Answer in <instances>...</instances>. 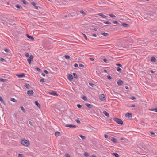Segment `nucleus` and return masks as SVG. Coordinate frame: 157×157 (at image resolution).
I'll list each match as a JSON object with an SVG mask.
<instances>
[{
	"label": "nucleus",
	"mask_w": 157,
	"mask_h": 157,
	"mask_svg": "<svg viewBox=\"0 0 157 157\" xmlns=\"http://www.w3.org/2000/svg\"><path fill=\"white\" fill-rule=\"evenodd\" d=\"M125 42L124 40H121L119 41V44H118V50H122L124 48Z\"/></svg>",
	"instance_id": "1"
},
{
	"label": "nucleus",
	"mask_w": 157,
	"mask_h": 157,
	"mask_svg": "<svg viewBox=\"0 0 157 157\" xmlns=\"http://www.w3.org/2000/svg\"><path fill=\"white\" fill-rule=\"evenodd\" d=\"M21 142L23 145L26 147L28 146L30 144L28 141L24 139H21Z\"/></svg>",
	"instance_id": "2"
},
{
	"label": "nucleus",
	"mask_w": 157,
	"mask_h": 157,
	"mask_svg": "<svg viewBox=\"0 0 157 157\" xmlns=\"http://www.w3.org/2000/svg\"><path fill=\"white\" fill-rule=\"evenodd\" d=\"M100 99L102 101L105 100V96L103 94H101L99 96Z\"/></svg>",
	"instance_id": "3"
},
{
	"label": "nucleus",
	"mask_w": 157,
	"mask_h": 157,
	"mask_svg": "<svg viewBox=\"0 0 157 157\" xmlns=\"http://www.w3.org/2000/svg\"><path fill=\"white\" fill-rule=\"evenodd\" d=\"M125 116L128 118L132 117V113H127L125 114Z\"/></svg>",
	"instance_id": "4"
},
{
	"label": "nucleus",
	"mask_w": 157,
	"mask_h": 157,
	"mask_svg": "<svg viewBox=\"0 0 157 157\" xmlns=\"http://www.w3.org/2000/svg\"><path fill=\"white\" fill-rule=\"evenodd\" d=\"M49 93L50 94L54 96H57L58 95V94L54 91L49 92Z\"/></svg>",
	"instance_id": "5"
},
{
	"label": "nucleus",
	"mask_w": 157,
	"mask_h": 157,
	"mask_svg": "<svg viewBox=\"0 0 157 157\" xmlns=\"http://www.w3.org/2000/svg\"><path fill=\"white\" fill-rule=\"evenodd\" d=\"M27 94L29 95H32L33 94V93H34L33 91L32 90H28V91H27Z\"/></svg>",
	"instance_id": "6"
},
{
	"label": "nucleus",
	"mask_w": 157,
	"mask_h": 157,
	"mask_svg": "<svg viewBox=\"0 0 157 157\" xmlns=\"http://www.w3.org/2000/svg\"><path fill=\"white\" fill-rule=\"evenodd\" d=\"M66 127H69L72 128H74L76 127V126L73 125H66Z\"/></svg>",
	"instance_id": "7"
},
{
	"label": "nucleus",
	"mask_w": 157,
	"mask_h": 157,
	"mask_svg": "<svg viewBox=\"0 0 157 157\" xmlns=\"http://www.w3.org/2000/svg\"><path fill=\"white\" fill-rule=\"evenodd\" d=\"M68 78L70 81H71L73 79V76L72 75L70 74H69L68 76Z\"/></svg>",
	"instance_id": "8"
},
{
	"label": "nucleus",
	"mask_w": 157,
	"mask_h": 157,
	"mask_svg": "<svg viewBox=\"0 0 157 157\" xmlns=\"http://www.w3.org/2000/svg\"><path fill=\"white\" fill-rule=\"evenodd\" d=\"M33 55H31L29 58L27 59V60H30V61H32L33 60Z\"/></svg>",
	"instance_id": "9"
},
{
	"label": "nucleus",
	"mask_w": 157,
	"mask_h": 157,
	"mask_svg": "<svg viewBox=\"0 0 157 157\" xmlns=\"http://www.w3.org/2000/svg\"><path fill=\"white\" fill-rule=\"evenodd\" d=\"M98 15L101 17L102 18H106V16L105 15H104L102 13H100L98 14Z\"/></svg>",
	"instance_id": "10"
},
{
	"label": "nucleus",
	"mask_w": 157,
	"mask_h": 157,
	"mask_svg": "<svg viewBox=\"0 0 157 157\" xmlns=\"http://www.w3.org/2000/svg\"><path fill=\"white\" fill-rule=\"evenodd\" d=\"M24 74L22 73L21 74H16V76H17L19 78H21L23 77L24 76Z\"/></svg>",
	"instance_id": "11"
},
{
	"label": "nucleus",
	"mask_w": 157,
	"mask_h": 157,
	"mask_svg": "<svg viewBox=\"0 0 157 157\" xmlns=\"http://www.w3.org/2000/svg\"><path fill=\"white\" fill-rule=\"evenodd\" d=\"M26 36L27 38L31 39L32 40L34 41V39L33 37L30 36L28 34H26Z\"/></svg>",
	"instance_id": "12"
},
{
	"label": "nucleus",
	"mask_w": 157,
	"mask_h": 157,
	"mask_svg": "<svg viewBox=\"0 0 157 157\" xmlns=\"http://www.w3.org/2000/svg\"><path fill=\"white\" fill-rule=\"evenodd\" d=\"M109 16L111 18H113V19H115L116 18V16L114 15L113 14H109Z\"/></svg>",
	"instance_id": "13"
},
{
	"label": "nucleus",
	"mask_w": 157,
	"mask_h": 157,
	"mask_svg": "<svg viewBox=\"0 0 157 157\" xmlns=\"http://www.w3.org/2000/svg\"><path fill=\"white\" fill-rule=\"evenodd\" d=\"M85 105L89 108H92L93 106V105L89 103H86Z\"/></svg>",
	"instance_id": "14"
},
{
	"label": "nucleus",
	"mask_w": 157,
	"mask_h": 157,
	"mask_svg": "<svg viewBox=\"0 0 157 157\" xmlns=\"http://www.w3.org/2000/svg\"><path fill=\"white\" fill-rule=\"evenodd\" d=\"M111 141L113 142L114 143H116L117 142V140L113 137H112L111 139Z\"/></svg>",
	"instance_id": "15"
},
{
	"label": "nucleus",
	"mask_w": 157,
	"mask_h": 157,
	"mask_svg": "<svg viewBox=\"0 0 157 157\" xmlns=\"http://www.w3.org/2000/svg\"><path fill=\"white\" fill-rule=\"evenodd\" d=\"M151 60L152 62H155L156 61V59L154 57H152L151 58Z\"/></svg>",
	"instance_id": "16"
},
{
	"label": "nucleus",
	"mask_w": 157,
	"mask_h": 157,
	"mask_svg": "<svg viewBox=\"0 0 157 157\" xmlns=\"http://www.w3.org/2000/svg\"><path fill=\"white\" fill-rule=\"evenodd\" d=\"M123 124V121L121 119L118 118V124H120L121 125H122Z\"/></svg>",
	"instance_id": "17"
},
{
	"label": "nucleus",
	"mask_w": 157,
	"mask_h": 157,
	"mask_svg": "<svg viewBox=\"0 0 157 157\" xmlns=\"http://www.w3.org/2000/svg\"><path fill=\"white\" fill-rule=\"evenodd\" d=\"M103 113L104 114H105L106 116L109 117V114L106 111H104L103 112Z\"/></svg>",
	"instance_id": "18"
},
{
	"label": "nucleus",
	"mask_w": 157,
	"mask_h": 157,
	"mask_svg": "<svg viewBox=\"0 0 157 157\" xmlns=\"http://www.w3.org/2000/svg\"><path fill=\"white\" fill-rule=\"evenodd\" d=\"M24 86L27 89H29L30 87V86L29 84L25 83Z\"/></svg>",
	"instance_id": "19"
},
{
	"label": "nucleus",
	"mask_w": 157,
	"mask_h": 157,
	"mask_svg": "<svg viewBox=\"0 0 157 157\" xmlns=\"http://www.w3.org/2000/svg\"><path fill=\"white\" fill-rule=\"evenodd\" d=\"M123 83V82L121 80H118V85H121Z\"/></svg>",
	"instance_id": "20"
},
{
	"label": "nucleus",
	"mask_w": 157,
	"mask_h": 157,
	"mask_svg": "<svg viewBox=\"0 0 157 157\" xmlns=\"http://www.w3.org/2000/svg\"><path fill=\"white\" fill-rule=\"evenodd\" d=\"M35 103L36 105L39 107H40V105L39 103L37 101H35Z\"/></svg>",
	"instance_id": "21"
},
{
	"label": "nucleus",
	"mask_w": 157,
	"mask_h": 157,
	"mask_svg": "<svg viewBox=\"0 0 157 157\" xmlns=\"http://www.w3.org/2000/svg\"><path fill=\"white\" fill-rule=\"evenodd\" d=\"M0 81L1 82H5L6 81V79L5 78H0Z\"/></svg>",
	"instance_id": "22"
},
{
	"label": "nucleus",
	"mask_w": 157,
	"mask_h": 157,
	"mask_svg": "<svg viewBox=\"0 0 157 157\" xmlns=\"http://www.w3.org/2000/svg\"><path fill=\"white\" fill-rule=\"evenodd\" d=\"M122 25L124 27H128V26H129V25L127 24H126V23H122Z\"/></svg>",
	"instance_id": "23"
},
{
	"label": "nucleus",
	"mask_w": 157,
	"mask_h": 157,
	"mask_svg": "<svg viewBox=\"0 0 157 157\" xmlns=\"http://www.w3.org/2000/svg\"><path fill=\"white\" fill-rule=\"evenodd\" d=\"M60 135V133L59 132H56L55 133V135L56 136H58Z\"/></svg>",
	"instance_id": "24"
},
{
	"label": "nucleus",
	"mask_w": 157,
	"mask_h": 157,
	"mask_svg": "<svg viewBox=\"0 0 157 157\" xmlns=\"http://www.w3.org/2000/svg\"><path fill=\"white\" fill-rule=\"evenodd\" d=\"M101 34L105 36H106L108 35V33L105 32L102 33Z\"/></svg>",
	"instance_id": "25"
},
{
	"label": "nucleus",
	"mask_w": 157,
	"mask_h": 157,
	"mask_svg": "<svg viewBox=\"0 0 157 157\" xmlns=\"http://www.w3.org/2000/svg\"><path fill=\"white\" fill-rule=\"evenodd\" d=\"M79 136L82 139H85V137L82 135H79Z\"/></svg>",
	"instance_id": "26"
},
{
	"label": "nucleus",
	"mask_w": 157,
	"mask_h": 157,
	"mask_svg": "<svg viewBox=\"0 0 157 157\" xmlns=\"http://www.w3.org/2000/svg\"><path fill=\"white\" fill-rule=\"evenodd\" d=\"M0 101L2 103H4V101L1 96H0Z\"/></svg>",
	"instance_id": "27"
},
{
	"label": "nucleus",
	"mask_w": 157,
	"mask_h": 157,
	"mask_svg": "<svg viewBox=\"0 0 157 157\" xmlns=\"http://www.w3.org/2000/svg\"><path fill=\"white\" fill-rule=\"evenodd\" d=\"M64 57L66 59H69L70 58V56L68 55H65L64 56Z\"/></svg>",
	"instance_id": "28"
},
{
	"label": "nucleus",
	"mask_w": 157,
	"mask_h": 157,
	"mask_svg": "<svg viewBox=\"0 0 157 157\" xmlns=\"http://www.w3.org/2000/svg\"><path fill=\"white\" fill-rule=\"evenodd\" d=\"M10 100L13 102H16V100L13 98H11L10 99Z\"/></svg>",
	"instance_id": "29"
},
{
	"label": "nucleus",
	"mask_w": 157,
	"mask_h": 157,
	"mask_svg": "<svg viewBox=\"0 0 157 157\" xmlns=\"http://www.w3.org/2000/svg\"><path fill=\"white\" fill-rule=\"evenodd\" d=\"M149 110L150 111L156 112V108H153V109H149Z\"/></svg>",
	"instance_id": "30"
},
{
	"label": "nucleus",
	"mask_w": 157,
	"mask_h": 157,
	"mask_svg": "<svg viewBox=\"0 0 157 157\" xmlns=\"http://www.w3.org/2000/svg\"><path fill=\"white\" fill-rule=\"evenodd\" d=\"M84 155L86 157H87L89 155V154L86 152H85L84 154Z\"/></svg>",
	"instance_id": "31"
},
{
	"label": "nucleus",
	"mask_w": 157,
	"mask_h": 157,
	"mask_svg": "<svg viewBox=\"0 0 157 157\" xmlns=\"http://www.w3.org/2000/svg\"><path fill=\"white\" fill-rule=\"evenodd\" d=\"M73 75L75 78H76L77 77V75L75 73H73Z\"/></svg>",
	"instance_id": "32"
},
{
	"label": "nucleus",
	"mask_w": 157,
	"mask_h": 157,
	"mask_svg": "<svg viewBox=\"0 0 157 157\" xmlns=\"http://www.w3.org/2000/svg\"><path fill=\"white\" fill-rule=\"evenodd\" d=\"M82 98L85 101H86L87 100V99L86 97L85 96H83L82 97Z\"/></svg>",
	"instance_id": "33"
},
{
	"label": "nucleus",
	"mask_w": 157,
	"mask_h": 157,
	"mask_svg": "<svg viewBox=\"0 0 157 157\" xmlns=\"http://www.w3.org/2000/svg\"><path fill=\"white\" fill-rule=\"evenodd\" d=\"M25 56L27 57H29V56H29V54L28 53H26L25 54Z\"/></svg>",
	"instance_id": "34"
},
{
	"label": "nucleus",
	"mask_w": 157,
	"mask_h": 157,
	"mask_svg": "<svg viewBox=\"0 0 157 157\" xmlns=\"http://www.w3.org/2000/svg\"><path fill=\"white\" fill-rule=\"evenodd\" d=\"M82 34L83 35L84 37V38H85V39L86 40H88V39H87V37L86 36V35H85V34H83V33H82Z\"/></svg>",
	"instance_id": "35"
},
{
	"label": "nucleus",
	"mask_w": 157,
	"mask_h": 157,
	"mask_svg": "<svg viewBox=\"0 0 157 157\" xmlns=\"http://www.w3.org/2000/svg\"><path fill=\"white\" fill-rule=\"evenodd\" d=\"M150 133L151 135L152 136H155V134L153 132H150Z\"/></svg>",
	"instance_id": "36"
},
{
	"label": "nucleus",
	"mask_w": 157,
	"mask_h": 157,
	"mask_svg": "<svg viewBox=\"0 0 157 157\" xmlns=\"http://www.w3.org/2000/svg\"><path fill=\"white\" fill-rule=\"evenodd\" d=\"M65 156L66 157H70V155L69 154H66Z\"/></svg>",
	"instance_id": "37"
},
{
	"label": "nucleus",
	"mask_w": 157,
	"mask_h": 157,
	"mask_svg": "<svg viewBox=\"0 0 157 157\" xmlns=\"http://www.w3.org/2000/svg\"><path fill=\"white\" fill-rule=\"evenodd\" d=\"M21 0L24 4H27V2L25 0Z\"/></svg>",
	"instance_id": "38"
},
{
	"label": "nucleus",
	"mask_w": 157,
	"mask_h": 157,
	"mask_svg": "<svg viewBox=\"0 0 157 157\" xmlns=\"http://www.w3.org/2000/svg\"><path fill=\"white\" fill-rule=\"evenodd\" d=\"M112 154L114 155L116 157H118V154L117 153H113Z\"/></svg>",
	"instance_id": "39"
},
{
	"label": "nucleus",
	"mask_w": 157,
	"mask_h": 157,
	"mask_svg": "<svg viewBox=\"0 0 157 157\" xmlns=\"http://www.w3.org/2000/svg\"><path fill=\"white\" fill-rule=\"evenodd\" d=\"M104 23L105 24H111V23L110 22H109L108 21H105L104 22Z\"/></svg>",
	"instance_id": "40"
},
{
	"label": "nucleus",
	"mask_w": 157,
	"mask_h": 157,
	"mask_svg": "<svg viewBox=\"0 0 157 157\" xmlns=\"http://www.w3.org/2000/svg\"><path fill=\"white\" fill-rule=\"evenodd\" d=\"M24 156L23 154H20L18 155V157H23Z\"/></svg>",
	"instance_id": "41"
},
{
	"label": "nucleus",
	"mask_w": 157,
	"mask_h": 157,
	"mask_svg": "<svg viewBox=\"0 0 157 157\" xmlns=\"http://www.w3.org/2000/svg\"><path fill=\"white\" fill-rule=\"evenodd\" d=\"M77 106L79 108H81L82 107V105L79 104H78L77 105Z\"/></svg>",
	"instance_id": "42"
},
{
	"label": "nucleus",
	"mask_w": 157,
	"mask_h": 157,
	"mask_svg": "<svg viewBox=\"0 0 157 157\" xmlns=\"http://www.w3.org/2000/svg\"><path fill=\"white\" fill-rule=\"evenodd\" d=\"M107 78H108L109 79H111L112 78V77L110 75L107 76Z\"/></svg>",
	"instance_id": "43"
},
{
	"label": "nucleus",
	"mask_w": 157,
	"mask_h": 157,
	"mask_svg": "<svg viewBox=\"0 0 157 157\" xmlns=\"http://www.w3.org/2000/svg\"><path fill=\"white\" fill-rule=\"evenodd\" d=\"M16 7L18 8H21V7L18 5H16Z\"/></svg>",
	"instance_id": "44"
},
{
	"label": "nucleus",
	"mask_w": 157,
	"mask_h": 157,
	"mask_svg": "<svg viewBox=\"0 0 157 157\" xmlns=\"http://www.w3.org/2000/svg\"><path fill=\"white\" fill-rule=\"evenodd\" d=\"M0 60L2 61V62H5V60L4 59L2 58H0Z\"/></svg>",
	"instance_id": "45"
},
{
	"label": "nucleus",
	"mask_w": 157,
	"mask_h": 157,
	"mask_svg": "<svg viewBox=\"0 0 157 157\" xmlns=\"http://www.w3.org/2000/svg\"><path fill=\"white\" fill-rule=\"evenodd\" d=\"M103 60L105 63H108V60L106 59H104Z\"/></svg>",
	"instance_id": "46"
},
{
	"label": "nucleus",
	"mask_w": 157,
	"mask_h": 157,
	"mask_svg": "<svg viewBox=\"0 0 157 157\" xmlns=\"http://www.w3.org/2000/svg\"><path fill=\"white\" fill-rule=\"evenodd\" d=\"M21 109L22 111H24L25 109L23 106H21Z\"/></svg>",
	"instance_id": "47"
},
{
	"label": "nucleus",
	"mask_w": 157,
	"mask_h": 157,
	"mask_svg": "<svg viewBox=\"0 0 157 157\" xmlns=\"http://www.w3.org/2000/svg\"><path fill=\"white\" fill-rule=\"evenodd\" d=\"M40 81L41 82L43 83L44 82V80L43 78H42V79H40Z\"/></svg>",
	"instance_id": "48"
},
{
	"label": "nucleus",
	"mask_w": 157,
	"mask_h": 157,
	"mask_svg": "<svg viewBox=\"0 0 157 157\" xmlns=\"http://www.w3.org/2000/svg\"><path fill=\"white\" fill-rule=\"evenodd\" d=\"M130 98L131 99H132V100H134L136 99V98L134 97V96H132Z\"/></svg>",
	"instance_id": "49"
},
{
	"label": "nucleus",
	"mask_w": 157,
	"mask_h": 157,
	"mask_svg": "<svg viewBox=\"0 0 157 157\" xmlns=\"http://www.w3.org/2000/svg\"><path fill=\"white\" fill-rule=\"evenodd\" d=\"M76 121L78 123L80 124V121L78 119H77L76 120Z\"/></svg>",
	"instance_id": "50"
},
{
	"label": "nucleus",
	"mask_w": 157,
	"mask_h": 157,
	"mask_svg": "<svg viewBox=\"0 0 157 157\" xmlns=\"http://www.w3.org/2000/svg\"><path fill=\"white\" fill-rule=\"evenodd\" d=\"M79 66L82 67H84V65L82 64H80Z\"/></svg>",
	"instance_id": "51"
},
{
	"label": "nucleus",
	"mask_w": 157,
	"mask_h": 157,
	"mask_svg": "<svg viewBox=\"0 0 157 157\" xmlns=\"http://www.w3.org/2000/svg\"><path fill=\"white\" fill-rule=\"evenodd\" d=\"M31 4L34 6H36V4L34 2H32Z\"/></svg>",
	"instance_id": "52"
},
{
	"label": "nucleus",
	"mask_w": 157,
	"mask_h": 157,
	"mask_svg": "<svg viewBox=\"0 0 157 157\" xmlns=\"http://www.w3.org/2000/svg\"><path fill=\"white\" fill-rule=\"evenodd\" d=\"M111 138V137H109L108 139L107 140L109 141V142H110L111 141V138Z\"/></svg>",
	"instance_id": "53"
},
{
	"label": "nucleus",
	"mask_w": 157,
	"mask_h": 157,
	"mask_svg": "<svg viewBox=\"0 0 157 157\" xmlns=\"http://www.w3.org/2000/svg\"><path fill=\"white\" fill-rule=\"evenodd\" d=\"M74 66L75 67H77L78 66V65L77 63H75L74 64Z\"/></svg>",
	"instance_id": "54"
},
{
	"label": "nucleus",
	"mask_w": 157,
	"mask_h": 157,
	"mask_svg": "<svg viewBox=\"0 0 157 157\" xmlns=\"http://www.w3.org/2000/svg\"><path fill=\"white\" fill-rule=\"evenodd\" d=\"M44 72L46 74H48V72L47 70H44Z\"/></svg>",
	"instance_id": "55"
},
{
	"label": "nucleus",
	"mask_w": 157,
	"mask_h": 157,
	"mask_svg": "<svg viewBox=\"0 0 157 157\" xmlns=\"http://www.w3.org/2000/svg\"><path fill=\"white\" fill-rule=\"evenodd\" d=\"M89 84L90 86L92 87H93L94 86V85L92 83H89Z\"/></svg>",
	"instance_id": "56"
},
{
	"label": "nucleus",
	"mask_w": 157,
	"mask_h": 157,
	"mask_svg": "<svg viewBox=\"0 0 157 157\" xmlns=\"http://www.w3.org/2000/svg\"><path fill=\"white\" fill-rule=\"evenodd\" d=\"M104 136L106 138H109L108 136L106 134H105L104 135Z\"/></svg>",
	"instance_id": "57"
},
{
	"label": "nucleus",
	"mask_w": 157,
	"mask_h": 157,
	"mask_svg": "<svg viewBox=\"0 0 157 157\" xmlns=\"http://www.w3.org/2000/svg\"><path fill=\"white\" fill-rule=\"evenodd\" d=\"M29 123V124H30V125H31L32 126H33V123L31 121H30Z\"/></svg>",
	"instance_id": "58"
},
{
	"label": "nucleus",
	"mask_w": 157,
	"mask_h": 157,
	"mask_svg": "<svg viewBox=\"0 0 157 157\" xmlns=\"http://www.w3.org/2000/svg\"><path fill=\"white\" fill-rule=\"evenodd\" d=\"M80 12L82 14H85V13L83 11H80Z\"/></svg>",
	"instance_id": "59"
},
{
	"label": "nucleus",
	"mask_w": 157,
	"mask_h": 157,
	"mask_svg": "<svg viewBox=\"0 0 157 157\" xmlns=\"http://www.w3.org/2000/svg\"><path fill=\"white\" fill-rule=\"evenodd\" d=\"M135 106H136V105L134 104H133L131 105V107H135Z\"/></svg>",
	"instance_id": "60"
},
{
	"label": "nucleus",
	"mask_w": 157,
	"mask_h": 157,
	"mask_svg": "<svg viewBox=\"0 0 157 157\" xmlns=\"http://www.w3.org/2000/svg\"><path fill=\"white\" fill-rule=\"evenodd\" d=\"M4 50L6 52H8L9 51L8 50V49H4Z\"/></svg>",
	"instance_id": "61"
},
{
	"label": "nucleus",
	"mask_w": 157,
	"mask_h": 157,
	"mask_svg": "<svg viewBox=\"0 0 157 157\" xmlns=\"http://www.w3.org/2000/svg\"><path fill=\"white\" fill-rule=\"evenodd\" d=\"M122 70L121 68L119 67H118V72H121V71Z\"/></svg>",
	"instance_id": "62"
},
{
	"label": "nucleus",
	"mask_w": 157,
	"mask_h": 157,
	"mask_svg": "<svg viewBox=\"0 0 157 157\" xmlns=\"http://www.w3.org/2000/svg\"><path fill=\"white\" fill-rule=\"evenodd\" d=\"M89 59L91 60V61H93L94 60V59L92 58H89Z\"/></svg>",
	"instance_id": "63"
},
{
	"label": "nucleus",
	"mask_w": 157,
	"mask_h": 157,
	"mask_svg": "<svg viewBox=\"0 0 157 157\" xmlns=\"http://www.w3.org/2000/svg\"><path fill=\"white\" fill-rule=\"evenodd\" d=\"M90 157H97L95 155H92L90 156Z\"/></svg>",
	"instance_id": "64"
}]
</instances>
